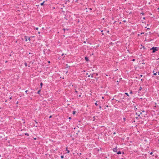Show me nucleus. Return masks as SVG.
<instances>
[{
  "mask_svg": "<svg viewBox=\"0 0 159 159\" xmlns=\"http://www.w3.org/2000/svg\"><path fill=\"white\" fill-rule=\"evenodd\" d=\"M150 49L152 50V52L154 53V52H155L156 51H157L158 50V48L157 47H153L152 48H151Z\"/></svg>",
  "mask_w": 159,
  "mask_h": 159,
  "instance_id": "1",
  "label": "nucleus"
},
{
  "mask_svg": "<svg viewBox=\"0 0 159 159\" xmlns=\"http://www.w3.org/2000/svg\"><path fill=\"white\" fill-rule=\"evenodd\" d=\"M80 96H81L80 95L79 96V97H80Z\"/></svg>",
  "mask_w": 159,
  "mask_h": 159,
  "instance_id": "42",
  "label": "nucleus"
},
{
  "mask_svg": "<svg viewBox=\"0 0 159 159\" xmlns=\"http://www.w3.org/2000/svg\"><path fill=\"white\" fill-rule=\"evenodd\" d=\"M117 154H121V152L120 151H119L118 152H116Z\"/></svg>",
  "mask_w": 159,
  "mask_h": 159,
  "instance_id": "5",
  "label": "nucleus"
},
{
  "mask_svg": "<svg viewBox=\"0 0 159 159\" xmlns=\"http://www.w3.org/2000/svg\"><path fill=\"white\" fill-rule=\"evenodd\" d=\"M69 119H71V118H70V117H69Z\"/></svg>",
  "mask_w": 159,
  "mask_h": 159,
  "instance_id": "39",
  "label": "nucleus"
},
{
  "mask_svg": "<svg viewBox=\"0 0 159 159\" xmlns=\"http://www.w3.org/2000/svg\"><path fill=\"white\" fill-rule=\"evenodd\" d=\"M40 90H39V91H38V92H37V93L38 94H39V93H40Z\"/></svg>",
  "mask_w": 159,
  "mask_h": 159,
  "instance_id": "11",
  "label": "nucleus"
},
{
  "mask_svg": "<svg viewBox=\"0 0 159 159\" xmlns=\"http://www.w3.org/2000/svg\"><path fill=\"white\" fill-rule=\"evenodd\" d=\"M140 76H141V77H142V75H140Z\"/></svg>",
  "mask_w": 159,
  "mask_h": 159,
  "instance_id": "35",
  "label": "nucleus"
},
{
  "mask_svg": "<svg viewBox=\"0 0 159 159\" xmlns=\"http://www.w3.org/2000/svg\"><path fill=\"white\" fill-rule=\"evenodd\" d=\"M99 108H101V107L100 106H99Z\"/></svg>",
  "mask_w": 159,
  "mask_h": 159,
  "instance_id": "32",
  "label": "nucleus"
},
{
  "mask_svg": "<svg viewBox=\"0 0 159 159\" xmlns=\"http://www.w3.org/2000/svg\"><path fill=\"white\" fill-rule=\"evenodd\" d=\"M66 150L67 151V153H68L70 152V151L67 149V147L66 148Z\"/></svg>",
  "mask_w": 159,
  "mask_h": 159,
  "instance_id": "4",
  "label": "nucleus"
},
{
  "mask_svg": "<svg viewBox=\"0 0 159 159\" xmlns=\"http://www.w3.org/2000/svg\"><path fill=\"white\" fill-rule=\"evenodd\" d=\"M158 141H159V139H158Z\"/></svg>",
  "mask_w": 159,
  "mask_h": 159,
  "instance_id": "44",
  "label": "nucleus"
},
{
  "mask_svg": "<svg viewBox=\"0 0 159 159\" xmlns=\"http://www.w3.org/2000/svg\"><path fill=\"white\" fill-rule=\"evenodd\" d=\"M10 99H11V98H10Z\"/></svg>",
  "mask_w": 159,
  "mask_h": 159,
  "instance_id": "37",
  "label": "nucleus"
},
{
  "mask_svg": "<svg viewBox=\"0 0 159 159\" xmlns=\"http://www.w3.org/2000/svg\"><path fill=\"white\" fill-rule=\"evenodd\" d=\"M44 2H42V3H41V4H40L41 5V6H43V4H44Z\"/></svg>",
  "mask_w": 159,
  "mask_h": 159,
  "instance_id": "7",
  "label": "nucleus"
},
{
  "mask_svg": "<svg viewBox=\"0 0 159 159\" xmlns=\"http://www.w3.org/2000/svg\"><path fill=\"white\" fill-rule=\"evenodd\" d=\"M64 54H62V56H63V55Z\"/></svg>",
  "mask_w": 159,
  "mask_h": 159,
  "instance_id": "34",
  "label": "nucleus"
},
{
  "mask_svg": "<svg viewBox=\"0 0 159 159\" xmlns=\"http://www.w3.org/2000/svg\"><path fill=\"white\" fill-rule=\"evenodd\" d=\"M63 30L64 31H65V30H69V29H65V28H63Z\"/></svg>",
  "mask_w": 159,
  "mask_h": 159,
  "instance_id": "6",
  "label": "nucleus"
},
{
  "mask_svg": "<svg viewBox=\"0 0 159 159\" xmlns=\"http://www.w3.org/2000/svg\"><path fill=\"white\" fill-rule=\"evenodd\" d=\"M106 75L107 76H108V75Z\"/></svg>",
  "mask_w": 159,
  "mask_h": 159,
  "instance_id": "43",
  "label": "nucleus"
},
{
  "mask_svg": "<svg viewBox=\"0 0 159 159\" xmlns=\"http://www.w3.org/2000/svg\"><path fill=\"white\" fill-rule=\"evenodd\" d=\"M90 76V75H88V77H89Z\"/></svg>",
  "mask_w": 159,
  "mask_h": 159,
  "instance_id": "33",
  "label": "nucleus"
},
{
  "mask_svg": "<svg viewBox=\"0 0 159 159\" xmlns=\"http://www.w3.org/2000/svg\"><path fill=\"white\" fill-rule=\"evenodd\" d=\"M38 33H39V34L40 33V32H38Z\"/></svg>",
  "mask_w": 159,
  "mask_h": 159,
  "instance_id": "36",
  "label": "nucleus"
},
{
  "mask_svg": "<svg viewBox=\"0 0 159 159\" xmlns=\"http://www.w3.org/2000/svg\"><path fill=\"white\" fill-rule=\"evenodd\" d=\"M28 40H29V41H30V38H29Z\"/></svg>",
  "mask_w": 159,
  "mask_h": 159,
  "instance_id": "25",
  "label": "nucleus"
},
{
  "mask_svg": "<svg viewBox=\"0 0 159 159\" xmlns=\"http://www.w3.org/2000/svg\"><path fill=\"white\" fill-rule=\"evenodd\" d=\"M75 111H73V114H75Z\"/></svg>",
  "mask_w": 159,
  "mask_h": 159,
  "instance_id": "13",
  "label": "nucleus"
},
{
  "mask_svg": "<svg viewBox=\"0 0 159 159\" xmlns=\"http://www.w3.org/2000/svg\"><path fill=\"white\" fill-rule=\"evenodd\" d=\"M153 153L152 152H151L150 153V154L151 155H152V154Z\"/></svg>",
  "mask_w": 159,
  "mask_h": 159,
  "instance_id": "23",
  "label": "nucleus"
},
{
  "mask_svg": "<svg viewBox=\"0 0 159 159\" xmlns=\"http://www.w3.org/2000/svg\"><path fill=\"white\" fill-rule=\"evenodd\" d=\"M158 10H159V7L158 8Z\"/></svg>",
  "mask_w": 159,
  "mask_h": 159,
  "instance_id": "38",
  "label": "nucleus"
},
{
  "mask_svg": "<svg viewBox=\"0 0 159 159\" xmlns=\"http://www.w3.org/2000/svg\"><path fill=\"white\" fill-rule=\"evenodd\" d=\"M25 41H27V38H26V39H25Z\"/></svg>",
  "mask_w": 159,
  "mask_h": 159,
  "instance_id": "20",
  "label": "nucleus"
},
{
  "mask_svg": "<svg viewBox=\"0 0 159 159\" xmlns=\"http://www.w3.org/2000/svg\"><path fill=\"white\" fill-rule=\"evenodd\" d=\"M125 119H126V118H123V119H124V120H125Z\"/></svg>",
  "mask_w": 159,
  "mask_h": 159,
  "instance_id": "19",
  "label": "nucleus"
},
{
  "mask_svg": "<svg viewBox=\"0 0 159 159\" xmlns=\"http://www.w3.org/2000/svg\"><path fill=\"white\" fill-rule=\"evenodd\" d=\"M140 89H140L139 90H140V91L141 90V87H140Z\"/></svg>",
  "mask_w": 159,
  "mask_h": 159,
  "instance_id": "27",
  "label": "nucleus"
},
{
  "mask_svg": "<svg viewBox=\"0 0 159 159\" xmlns=\"http://www.w3.org/2000/svg\"><path fill=\"white\" fill-rule=\"evenodd\" d=\"M25 66H27V64L26 63H25Z\"/></svg>",
  "mask_w": 159,
  "mask_h": 159,
  "instance_id": "8",
  "label": "nucleus"
},
{
  "mask_svg": "<svg viewBox=\"0 0 159 159\" xmlns=\"http://www.w3.org/2000/svg\"><path fill=\"white\" fill-rule=\"evenodd\" d=\"M61 158H64V156H61Z\"/></svg>",
  "mask_w": 159,
  "mask_h": 159,
  "instance_id": "14",
  "label": "nucleus"
},
{
  "mask_svg": "<svg viewBox=\"0 0 159 159\" xmlns=\"http://www.w3.org/2000/svg\"><path fill=\"white\" fill-rule=\"evenodd\" d=\"M25 135H26L27 136H29V134H27V133H25Z\"/></svg>",
  "mask_w": 159,
  "mask_h": 159,
  "instance_id": "16",
  "label": "nucleus"
},
{
  "mask_svg": "<svg viewBox=\"0 0 159 159\" xmlns=\"http://www.w3.org/2000/svg\"><path fill=\"white\" fill-rule=\"evenodd\" d=\"M154 72V71L153 70V72Z\"/></svg>",
  "mask_w": 159,
  "mask_h": 159,
  "instance_id": "41",
  "label": "nucleus"
},
{
  "mask_svg": "<svg viewBox=\"0 0 159 159\" xmlns=\"http://www.w3.org/2000/svg\"><path fill=\"white\" fill-rule=\"evenodd\" d=\"M35 29H36V30H38V27H36V28H35Z\"/></svg>",
  "mask_w": 159,
  "mask_h": 159,
  "instance_id": "18",
  "label": "nucleus"
},
{
  "mask_svg": "<svg viewBox=\"0 0 159 159\" xmlns=\"http://www.w3.org/2000/svg\"><path fill=\"white\" fill-rule=\"evenodd\" d=\"M90 10H92V9L91 8H90L89 9Z\"/></svg>",
  "mask_w": 159,
  "mask_h": 159,
  "instance_id": "28",
  "label": "nucleus"
},
{
  "mask_svg": "<svg viewBox=\"0 0 159 159\" xmlns=\"http://www.w3.org/2000/svg\"><path fill=\"white\" fill-rule=\"evenodd\" d=\"M117 148L116 147V148H113V150L114 152H117Z\"/></svg>",
  "mask_w": 159,
  "mask_h": 159,
  "instance_id": "2",
  "label": "nucleus"
},
{
  "mask_svg": "<svg viewBox=\"0 0 159 159\" xmlns=\"http://www.w3.org/2000/svg\"><path fill=\"white\" fill-rule=\"evenodd\" d=\"M75 92L76 93H77V91H76H76H75Z\"/></svg>",
  "mask_w": 159,
  "mask_h": 159,
  "instance_id": "30",
  "label": "nucleus"
},
{
  "mask_svg": "<svg viewBox=\"0 0 159 159\" xmlns=\"http://www.w3.org/2000/svg\"><path fill=\"white\" fill-rule=\"evenodd\" d=\"M129 93H131V94H132V91H130V92Z\"/></svg>",
  "mask_w": 159,
  "mask_h": 159,
  "instance_id": "22",
  "label": "nucleus"
},
{
  "mask_svg": "<svg viewBox=\"0 0 159 159\" xmlns=\"http://www.w3.org/2000/svg\"><path fill=\"white\" fill-rule=\"evenodd\" d=\"M48 63H50V61H48Z\"/></svg>",
  "mask_w": 159,
  "mask_h": 159,
  "instance_id": "31",
  "label": "nucleus"
},
{
  "mask_svg": "<svg viewBox=\"0 0 159 159\" xmlns=\"http://www.w3.org/2000/svg\"><path fill=\"white\" fill-rule=\"evenodd\" d=\"M116 102H120V101H118V100H116Z\"/></svg>",
  "mask_w": 159,
  "mask_h": 159,
  "instance_id": "21",
  "label": "nucleus"
},
{
  "mask_svg": "<svg viewBox=\"0 0 159 159\" xmlns=\"http://www.w3.org/2000/svg\"><path fill=\"white\" fill-rule=\"evenodd\" d=\"M40 86H41V87L42 86H43V83H40Z\"/></svg>",
  "mask_w": 159,
  "mask_h": 159,
  "instance_id": "10",
  "label": "nucleus"
},
{
  "mask_svg": "<svg viewBox=\"0 0 159 159\" xmlns=\"http://www.w3.org/2000/svg\"><path fill=\"white\" fill-rule=\"evenodd\" d=\"M95 105H96V106H97L98 105V104H97V102H96L95 103Z\"/></svg>",
  "mask_w": 159,
  "mask_h": 159,
  "instance_id": "17",
  "label": "nucleus"
},
{
  "mask_svg": "<svg viewBox=\"0 0 159 159\" xmlns=\"http://www.w3.org/2000/svg\"><path fill=\"white\" fill-rule=\"evenodd\" d=\"M28 91L27 90H26L25 91V92L26 93V94H27V92H28Z\"/></svg>",
  "mask_w": 159,
  "mask_h": 159,
  "instance_id": "15",
  "label": "nucleus"
},
{
  "mask_svg": "<svg viewBox=\"0 0 159 159\" xmlns=\"http://www.w3.org/2000/svg\"><path fill=\"white\" fill-rule=\"evenodd\" d=\"M157 72L156 73H154L153 74V75H157Z\"/></svg>",
  "mask_w": 159,
  "mask_h": 159,
  "instance_id": "12",
  "label": "nucleus"
},
{
  "mask_svg": "<svg viewBox=\"0 0 159 159\" xmlns=\"http://www.w3.org/2000/svg\"><path fill=\"white\" fill-rule=\"evenodd\" d=\"M122 159H124L123 158H122Z\"/></svg>",
  "mask_w": 159,
  "mask_h": 159,
  "instance_id": "45",
  "label": "nucleus"
},
{
  "mask_svg": "<svg viewBox=\"0 0 159 159\" xmlns=\"http://www.w3.org/2000/svg\"><path fill=\"white\" fill-rule=\"evenodd\" d=\"M51 117H52V116H49V118H51Z\"/></svg>",
  "mask_w": 159,
  "mask_h": 159,
  "instance_id": "24",
  "label": "nucleus"
},
{
  "mask_svg": "<svg viewBox=\"0 0 159 159\" xmlns=\"http://www.w3.org/2000/svg\"><path fill=\"white\" fill-rule=\"evenodd\" d=\"M103 31V30H102V31L101 30V31L102 32Z\"/></svg>",
  "mask_w": 159,
  "mask_h": 159,
  "instance_id": "40",
  "label": "nucleus"
},
{
  "mask_svg": "<svg viewBox=\"0 0 159 159\" xmlns=\"http://www.w3.org/2000/svg\"><path fill=\"white\" fill-rule=\"evenodd\" d=\"M125 94L127 96H129V95L128 94V93H125Z\"/></svg>",
  "mask_w": 159,
  "mask_h": 159,
  "instance_id": "9",
  "label": "nucleus"
},
{
  "mask_svg": "<svg viewBox=\"0 0 159 159\" xmlns=\"http://www.w3.org/2000/svg\"><path fill=\"white\" fill-rule=\"evenodd\" d=\"M134 60H135L134 59H133V60H132V61H134Z\"/></svg>",
  "mask_w": 159,
  "mask_h": 159,
  "instance_id": "26",
  "label": "nucleus"
},
{
  "mask_svg": "<svg viewBox=\"0 0 159 159\" xmlns=\"http://www.w3.org/2000/svg\"><path fill=\"white\" fill-rule=\"evenodd\" d=\"M158 75H159V72H157Z\"/></svg>",
  "mask_w": 159,
  "mask_h": 159,
  "instance_id": "29",
  "label": "nucleus"
},
{
  "mask_svg": "<svg viewBox=\"0 0 159 159\" xmlns=\"http://www.w3.org/2000/svg\"><path fill=\"white\" fill-rule=\"evenodd\" d=\"M85 59L87 61H89V59L87 57H85Z\"/></svg>",
  "mask_w": 159,
  "mask_h": 159,
  "instance_id": "3",
  "label": "nucleus"
}]
</instances>
